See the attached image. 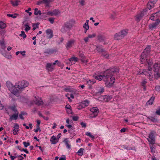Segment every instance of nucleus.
<instances>
[{"mask_svg":"<svg viewBox=\"0 0 160 160\" xmlns=\"http://www.w3.org/2000/svg\"><path fill=\"white\" fill-rule=\"evenodd\" d=\"M34 131L35 132H37L38 131H39L40 132H41V130L40 127H37V129H34Z\"/></svg>","mask_w":160,"mask_h":160,"instance_id":"56","label":"nucleus"},{"mask_svg":"<svg viewBox=\"0 0 160 160\" xmlns=\"http://www.w3.org/2000/svg\"><path fill=\"white\" fill-rule=\"evenodd\" d=\"M102 55L105 57V58H108L109 57L108 54L106 52V51H105V52H102Z\"/></svg>","mask_w":160,"mask_h":160,"instance_id":"41","label":"nucleus"},{"mask_svg":"<svg viewBox=\"0 0 160 160\" xmlns=\"http://www.w3.org/2000/svg\"><path fill=\"white\" fill-rule=\"evenodd\" d=\"M155 113L158 115H160V108L157 109Z\"/></svg>","mask_w":160,"mask_h":160,"instance_id":"50","label":"nucleus"},{"mask_svg":"<svg viewBox=\"0 0 160 160\" xmlns=\"http://www.w3.org/2000/svg\"><path fill=\"white\" fill-rule=\"evenodd\" d=\"M85 0H81L79 2L80 4L82 6H83L84 5Z\"/></svg>","mask_w":160,"mask_h":160,"instance_id":"59","label":"nucleus"},{"mask_svg":"<svg viewBox=\"0 0 160 160\" xmlns=\"http://www.w3.org/2000/svg\"><path fill=\"white\" fill-rule=\"evenodd\" d=\"M154 75L155 78L158 79L160 77V72L159 67L157 63H155L153 66Z\"/></svg>","mask_w":160,"mask_h":160,"instance_id":"3","label":"nucleus"},{"mask_svg":"<svg viewBox=\"0 0 160 160\" xmlns=\"http://www.w3.org/2000/svg\"><path fill=\"white\" fill-rule=\"evenodd\" d=\"M78 116H73L72 117V119L74 121H77L78 119Z\"/></svg>","mask_w":160,"mask_h":160,"instance_id":"55","label":"nucleus"},{"mask_svg":"<svg viewBox=\"0 0 160 160\" xmlns=\"http://www.w3.org/2000/svg\"><path fill=\"white\" fill-rule=\"evenodd\" d=\"M85 134L86 135H87L90 138H92V139L94 138L95 137L94 136L92 135L91 133L90 132H86Z\"/></svg>","mask_w":160,"mask_h":160,"instance_id":"42","label":"nucleus"},{"mask_svg":"<svg viewBox=\"0 0 160 160\" xmlns=\"http://www.w3.org/2000/svg\"><path fill=\"white\" fill-rule=\"evenodd\" d=\"M55 18H49L48 19V21L50 22V23L52 24L54 22Z\"/></svg>","mask_w":160,"mask_h":160,"instance_id":"49","label":"nucleus"},{"mask_svg":"<svg viewBox=\"0 0 160 160\" xmlns=\"http://www.w3.org/2000/svg\"><path fill=\"white\" fill-rule=\"evenodd\" d=\"M79 56L81 58H84L85 57L83 53L79 51L78 53Z\"/></svg>","mask_w":160,"mask_h":160,"instance_id":"44","label":"nucleus"},{"mask_svg":"<svg viewBox=\"0 0 160 160\" xmlns=\"http://www.w3.org/2000/svg\"><path fill=\"white\" fill-rule=\"evenodd\" d=\"M155 14H154V13L152 14V15L150 17V18L152 20L154 21V17L155 16H154Z\"/></svg>","mask_w":160,"mask_h":160,"instance_id":"62","label":"nucleus"},{"mask_svg":"<svg viewBox=\"0 0 160 160\" xmlns=\"http://www.w3.org/2000/svg\"><path fill=\"white\" fill-rule=\"evenodd\" d=\"M155 99L154 97H152L146 103L147 105H152Z\"/></svg>","mask_w":160,"mask_h":160,"instance_id":"30","label":"nucleus"},{"mask_svg":"<svg viewBox=\"0 0 160 160\" xmlns=\"http://www.w3.org/2000/svg\"><path fill=\"white\" fill-rule=\"evenodd\" d=\"M54 68V67L52 65V63H48L46 66V68L49 71H52Z\"/></svg>","mask_w":160,"mask_h":160,"instance_id":"16","label":"nucleus"},{"mask_svg":"<svg viewBox=\"0 0 160 160\" xmlns=\"http://www.w3.org/2000/svg\"><path fill=\"white\" fill-rule=\"evenodd\" d=\"M148 55L144 53H142L140 56V61L142 63H143L145 62L146 61L148 60L147 58V57Z\"/></svg>","mask_w":160,"mask_h":160,"instance_id":"9","label":"nucleus"},{"mask_svg":"<svg viewBox=\"0 0 160 160\" xmlns=\"http://www.w3.org/2000/svg\"><path fill=\"white\" fill-rule=\"evenodd\" d=\"M146 62L148 64V68H149V70H152V68L151 67V66H152V65L153 64V62L152 61V60L150 59L148 60V59Z\"/></svg>","mask_w":160,"mask_h":160,"instance_id":"17","label":"nucleus"},{"mask_svg":"<svg viewBox=\"0 0 160 160\" xmlns=\"http://www.w3.org/2000/svg\"><path fill=\"white\" fill-rule=\"evenodd\" d=\"M67 139V138H66L64 140V142H65V144L66 145L67 147H68V149H69L70 148L71 146L68 143V141Z\"/></svg>","mask_w":160,"mask_h":160,"instance_id":"36","label":"nucleus"},{"mask_svg":"<svg viewBox=\"0 0 160 160\" xmlns=\"http://www.w3.org/2000/svg\"><path fill=\"white\" fill-rule=\"evenodd\" d=\"M6 27V25L2 22H0V29H3Z\"/></svg>","mask_w":160,"mask_h":160,"instance_id":"34","label":"nucleus"},{"mask_svg":"<svg viewBox=\"0 0 160 160\" xmlns=\"http://www.w3.org/2000/svg\"><path fill=\"white\" fill-rule=\"evenodd\" d=\"M160 23V20L159 19H157L156 21L155 22L153 23L156 26V27H157L159 24V23Z\"/></svg>","mask_w":160,"mask_h":160,"instance_id":"43","label":"nucleus"},{"mask_svg":"<svg viewBox=\"0 0 160 160\" xmlns=\"http://www.w3.org/2000/svg\"><path fill=\"white\" fill-rule=\"evenodd\" d=\"M151 70H149V68H148V70L147 71L146 70H143V71L142 72L140 73V72H139V74L140 75L144 74L145 76L149 77V78L150 79V80H151V79L152 78V73L151 72Z\"/></svg>","mask_w":160,"mask_h":160,"instance_id":"6","label":"nucleus"},{"mask_svg":"<svg viewBox=\"0 0 160 160\" xmlns=\"http://www.w3.org/2000/svg\"><path fill=\"white\" fill-rule=\"evenodd\" d=\"M96 35L95 34H93L92 35H89L88 36V38H94L96 36Z\"/></svg>","mask_w":160,"mask_h":160,"instance_id":"58","label":"nucleus"},{"mask_svg":"<svg viewBox=\"0 0 160 160\" xmlns=\"http://www.w3.org/2000/svg\"><path fill=\"white\" fill-rule=\"evenodd\" d=\"M147 11L146 9L143 10L141 13L138 14L136 17V20L138 22L144 16V13H146Z\"/></svg>","mask_w":160,"mask_h":160,"instance_id":"8","label":"nucleus"},{"mask_svg":"<svg viewBox=\"0 0 160 160\" xmlns=\"http://www.w3.org/2000/svg\"><path fill=\"white\" fill-rule=\"evenodd\" d=\"M128 31L127 30H123L119 32L123 38L127 35L128 33Z\"/></svg>","mask_w":160,"mask_h":160,"instance_id":"27","label":"nucleus"},{"mask_svg":"<svg viewBox=\"0 0 160 160\" xmlns=\"http://www.w3.org/2000/svg\"><path fill=\"white\" fill-rule=\"evenodd\" d=\"M77 153L80 155L82 156L83 154V151H78V152H77Z\"/></svg>","mask_w":160,"mask_h":160,"instance_id":"53","label":"nucleus"},{"mask_svg":"<svg viewBox=\"0 0 160 160\" xmlns=\"http://www.w3.org/2000/svg\"><path fill=\"white\" fill-rule=\"evenodd\" d=\"M47 37L48 38H51L53 37V32L52 30L50 29H48L46 31Z\"/></svg>","mask_w":160,"mask_h":160,"instance_id":"12","label":"nucleus"},{"mask_svg":"<svg viewBox=\"0 0 160 160\" xmlns=\"http://www.w3.org/2000/svg\"><path fill=\"white\" fill-rule=\"evenodd\" d=\"M112 97L111 96H108L105 95L102 97V99H103V101L105 102H108L109 101L111 98Z\"/></svg>","mask_w":160,"mask_h":160,"instance_id":"19","label":"nucleus"},{"mask_svg":"<svg viewBox=\"0 0 160 160\" xmlns=\"http://www.w3.org/2000/svg\"><path fill=\"white\" fill-rule=\"evenodd\" d=\"M98 40L99 42L104 41L106 40V38L104 36L102 35H99L97 36Z\"/></svg>","mask_w":160,"mask_h":160,"instance_id":"21","label":"nucleus"},{"mask_svg":"<svg viewBox=\"0 0 160 160\" xmlns=\"http://www.w3.org/2000/svg\"><path fill=\"white\" fill-rule=\"evenodd\" d=\"M119 72V69L113 68L111 69H108L105 71L103 75H98L95 77V78L99 81L102 80L104 81L105 84L109 83L112 84L115 81V78L113 77L115 73Z\"/></svg>","mask_w":160,"mask_h":160,"instance_id":"1","label":"nucleus"},{"mask_svg":"<svg viewBox=\"0 0 160 160\" xmlns=\"http://www.w3.org/2000/svg\"><path fill=\"white\" fill-rule=\"evenodd\" d=\"M90 111L91 112L93 113V114L94 115L93 117H95L97 116L99 112L98 109L97 107H94L90 109Z\"/></svg>","mask_w":160,"mask_h":160,"instance_id":"10","label":"nucleus"},{"mask_svg":"<svg viewBox=\"0 0 160 160\" xmlns=\"http://www.w3.org/2000/svg\"><path fill=\"white\" fill-rule=\"evenodd\" d=\"M53 14L54 15H56L60 13L59 11L56 9L54 10L53 11Z\"/></svg>","mask_w":160,"mask_h":160,"instance_id":"46","label":"nucleus"},{"mask_svg":"<svg viewBox=\"0 0 160 160\" xmlns=\"http://www.w3.org/2000/svg\"><path fill=\"white\" fill-rule=\"evenodd\" d=\"M75 21L72 19L65 22L61 29V31L63 33L66 32L71 30L75 23Z\"/></svg>","mask_w":160,"mask_h":160,"instance_id":"2","label":"nucleus"},{"mask_svg":"<svg viewBox=\"0 0 160 160\" xmlns=\"http://www.w3.org/2000/svg\"><path fill=\"white\" fill-rule=\"evenodd\" d=\"M97 50L98 52H105V50L103 49L102 47L100 46H96Z\"/></svg>","mask_w":160,"mask_h":160,"instance_id":"31","label":"nucleus"},{"mask_svg":"<svg viewBox=\"0 0 160 160\" xmlns=\"http://www.w3.org/2000/svg\"><path fill=\"white\" fill-rule=\"evenodd\" d=\"M50 141L52 144H55L58 142V139L55 136H53L51 137Z\"/></svg>","mask_w":160,"mask_h":160,"instance_id":"26","label":"nucleus"},{"mask_svg":"<svg viewBox=\"0 0 160 160\" xmlns=\"http://www.w3.org/2000/svg\"><path fill=\"white\" fill-rule=\"evenodd\" d=\"M25 26L26 28L25 29V30L26 32H28L29 30H30L31 29V27L29 26L28 24H26L25 25Z\"/></svg>","mask_w":160,"mask_h":160,"instance_id":"45","label":"nucleus"},{"mask_svg":"<svg viewBox=\"0 0 160 160\" xmlns=\"http://www.w3.org/2000/svg\"><path fill=\"white\" fill-rule=\"evenodd\" d=\"M49 1L48 0H43V3H44L46 4V7H49Z\"/></svg>","mask_w":160,"mask_h":160,"instance_id":"39","label":"nucleus"},{"mask_svg":"<svg viewBox=\"0 0 160 160\" xmlns=\"http://www.w3.org/2000/svg\"><path fill=\"white\" fill-rule=\"evenodd\" d=\"M20 2L19 0H15V1L11 0L10 1L11 3L14 7H16L18 5V3Z\"/></svg>","mask_w":160,"mask_h":160,"instance_id":"24","label":"nucleus"},{"mask_svg":"<svg viewBox=\"0 0 160 160\" xmlns=\"http://www.w3.org/2000/svg\"><path fill=\"white\" fill-rule=\"evenodd\" d=\"M155 89L158 91H160V86H156L155 87Z\"/></svg>","mask_w":160,"mask_h":160,"instance_id":"63","label":"nucleus"},{"mask_svg":"<svg viewBox=\"0 0 160 160\" xmlns=\"http://www.w3.org/2000/svg\"><path fill=\"white\" fill-rule=\"evenodd\" d=\"M23 145L26 148L28 146H29L30 145V143L29 142H23Z\"/></svg>","mask_w":160,"mask_h":160,"instance_id":"48","label":"nucleus"},{"mask_svg":"<svg viewBox=\"0 0 160 160\" xmlns=\"http://www.w3.org/2000/svg\"><path fill=\"white\" fill-rule=\"evenodd\" d=\"M154 14H156L158 17H160V11L156 13H155Z\"/></svg>","mask_w":160,"mask_h":160,"instance_id":"60","label":"nucleus"},{"mask_svg":"<svg viewBox=\"0 0 160 160\" xmlns=\"http://www.w3.org/2000/svg\"><path fill=\"white\" fill-rule=\"evenodd\" d=\"M5 33V31L4 30H3L2 29H1V30H0V33L1 34V35L3 36Z\"/></svg>","mask_w":160,"mask_h":160,"instance_id":"52","label":"nucleus"},{"mask_svg":"<svg viewBox=\"0 0 160 160\" xmlns=\"http://www.w3.org/2000/svg\"><path fill=\"white\" fill-rule=\"evenodd\" d=\"M154 5L155 4L154 3L151 2L149 1L147 5V8L149 9H150L154 7Z\"/></svg>","mask_w":160,"mask_h":160,"instance_id":"29","label":"nucleus"},{"mask_svg":"<svg viewBox=\"0 0 160 160\" xmlns=\"http://www.w3.org/2000/svg\"><path fill=\"white\" fill-rule=\"evenodd\" d=\"M18 112L15 113L14 114L12 115L10 117V119L11 120L14 119L16 120L17 119L18 117Z\"/></svg>","mask_w":160,"mask_h":160,"instance_id":"25","label":"nucleus"},{"mask_svg":"<svg viewBox=\"0 0 160 160\" xmlns=\"http://www.w3.org/2000/svg\"><path fill=\"white\" fill-rule=\"evenodd\" d=\"M80 124L82 126V127L86 128V124L85 123L82 122L80 123Z\"/></svg>","mask_w":160,"mask_h":160,"instance_id":"57","label":"nucleus"},{"mask_svg":"<svg viewBox=\"0 0 160 160\" xmlns=\"http://www.w3.org/2000/svg\"><path fill=\"white\" fill-rule=\"evenodd\" d=\"M47 13H48V15H49L51 16H53L54 15L53 14V12L49 11Z\"/></svg>","mask_w":160,"mask_h":160,"instance_id":"61","label":"nucleus"},{"mask_svg":"<svg viewBox=\"0 0 160 160\" xmlns=\"http://www.w3.org/2000/svg\"><path fill=\"white\" fill-rule=\"evenodd\" d=\"M5 41L3 38H2V41H0V45L2 46H4L5 45L4 44Z\"/></svg>","mask_w":160,"mask_h":160,"instance_id":"51","label":"nucleus"},{"mask_svg":"<svg viewBox=\"0 0 160 160\" xmlns=\"http://www.w3.org/2000/svg\"><path fill=\"white\" fill-rule=\"evenodd\" d=\"M74 42L75 40H71L68 41L67 43L66 46L67 49H68L71 48L72 46V45L74 44Z\"/></svg>","mask_w":160,"mask_h":160,"instance_id":"11","label":"nucleus"},{"mask_svg":"<svg viewBox=\"0 0 160 160\" xmlns=\"http://www.w3.org/2000/svg\"><path fill=\"white\" fill-rule=\"evenodd\" d=\"M70 62L71 61H77L78 58L75 57H72L69 59Z\"/></svg>","mask_w":160,"mask_h":160,"instance_id":"37","label":"nucleus"},{"mask_svg":"<svg viewBox=\"0 0 160 160\" xmlns=\"http://www.w3.org/2000/svg\"><path fill=\"white\" fill-rule=\"evenodd\" d=\"M7 15L9 17H12L14 18H16L17 17V16L16 15H13V14H7Z\"/></svg>","mask_w":160,"mask_h":160,"instance_id":"54","label":"nucleus"},{"mask_svg":"<svg viewBox=\"0 0 160 160\" xmlns=\"http://www.w3.org/2000/svg\"><path fill=\"white\" fill-rule=\"evenodd\" d=\"M147 83V82L145 80H143L142 82L141 83V84H142V86H144L145 85V84H146V83Z\"/></svg>","mask_w":160,"mask_h":160,"instance_id":"64","label":"nucleus"},{"mask_svg":"<svg viewBox=\"0 0 160 160\" xmlns=\"http://www.w3.org/2000/svg\"><path fill=\"white\" fill-rule=\"evenodd\" d=\"M28 85V82L22 80L18 82L17 88L19 89H22L27 87Z\"/></svg>","mask_w":160,"mask_h":160,"instance_id":"5","label":"nucleus"},{"mask_svg":"<svg viewBox=\"0 0 160 160\" xmlns=\"http://www.w3.org/2000/svg\"><path fill=\"white\" fill-rule=\"evenodd\" d=\"M155 133L156 132L154 131H151L149 134V137L148 138V140L149 143L152 145L155 142L154 135L155 134Z\"/></svg>","mask_w":160,"mask_h":160,"instance_id":"4","label":"nucleus"},{"mask_svg":"<svg viewBox=\"0 0 160 160\" xmlns=\"http://www.w3.org/2000/svg\"><path fill=\"white\" fill-rule=\"evenodd\" d=\"M148 118L153 122H158V119L153 117H148Z\"/></svg>","mask_w":160,"mask_h":160,"instance_id":"33","label":"nucleus"},{"mask_svg":"<svg viewBox=\"0 0 160 160\" xmlns=\"http://www.w3.org/2000/svg\"><path fill=\"white\" fill-rule=\"evenodd\" d=\"M19 130V126L17 124H16L14 127V129L13 130V133L14 135L17 134V132Z\"/></svg>","mask_w":160,"mask_h":160,"instance_id":"18","label":"nucleus"},{"mask_svg":"<svg viewBox=\"0 0 160 160\" xmlns=\"http://www.w3.org/2000/svg\"><path fill=\"white\" fill-rule=\"evenodd\" d=\"M150 46H148L145 48L142 53H144L146 54H147V55H148L150 52Z\"/></svg>","mask_w":160,"mask_h":160,"instance_id":"20","label":"nucleus"},{"mask_svg":"<svg viewBox=\"0 0 160 160\" xmlns=\"http://www.w3.org/2000/svg\"><path fill=\"white\" fill-rule=\"evenodd\" d=\"M88 20H86L85 23L83 25V27L86 29L85 33H86L87 31L88 30L89 28V26H88Z\"/></svg>","mask_w":160,"mask_h":160,"instance_id":"28","label":"nucleus"},{"mask_svg":"<svg viewBox=\"0 0 160 160\" xmlns=\"http://www.w3.org/2000/svg\"><path fill=\"white\" fill-rule=\"evenodd\" d=\"M120 32L116 33L114 35V38L115 40H119L123 38Z\"/></svg>","mask_w":160,"mask_h":160,"instance_id":"15","label":"nucleus"},{"mask_svg":"<svg viewBox=\"0 0 160 160\" xmlns=\"http://www.w3.org/2000/svg\"><path fill=\"white\" fill-rule=\"evenodd\" d=\"M156 27L153 23L152 24H150L149 26V28L151 30H153V28H155Z\"/></svg>","mask_w":160,"mask_h":160,"instance_id":"38","label":"nucleus"},{"mask_svg":"<svg viewBox=\"0 0 160 160\" xmlns=\"http://www.w3.org/2000/svg\"><path fill=\"white\" fill-rule=\"evenodd\" d=\"M57 51V50L56 49H48L45 51L44 53L51 54L55 53Z\"/></svg>","mask_w":160,"mask_h":160,"instance_id":"14","label":"nucleus"},{"mask_svg":"<svg viewBox=\"0 0 160 160\" xmlns=\"http://www.w3.org/2000/svg\"><path fill=\"white\" fill-rule=\"evenodd\" d=\"M35 103L38 105L39 106L43 104V101L41 100H36L35 102Z\"/></svg>","mask_w":160,"mask_h":160,"instance_id":"35","label":"nucleus"},{"mask_svg":"<svg viewBox=\"0 0 160 160\" xmlns=\"http://www.w3.org/2000/svg\"><path fill=\"white\" fill-rule=\"evenodd\" d=\"M20 36L22 37L23 36V38H25L26 37V35L25 34V32L23 31H22L21 32V34L20 35Z\"/></svg>","mask_w":160,"mask_h":160,"instance_id":"47","label":"nucleus"},{"mask_svg":"<svg viewBox=\"0 0 160 160\" xmlns=\"http://www.w3.org/2000/svg\"><path fill=\"white\" fill-rule=\"evenodd\" d=\"M100 90L98 91L97 92V93L98 94H101L103 93L104 91V89L103 88L101 87L100 88Z\"/></svg>","mask_w":160,"mask_h":160,"instance_id":"40","label":"nucleus"},{"mask_svg":"<svg viewBox=\"0 0 160 160\" xmlns=\"http://www.w3.org/2000/svg\"><path fill=\"white\" fill-rule=\"evenodd\" d=\"M89 102V101L88 100H86L82 102L78 106V109H81L87 107L88 105Z\"/></svg>","mask_w":160,"mask_h":160,"instance_id":"7","label":"nucleus"},{"mask_svg":"<svg viewBox=\"0 0 160 160\" xmlns=\"http://www.w3.org/2000/svg\"><path fill=\"white\" fill-rule=\"evenodd\" d=\"M6 86L10 91H12V89L15 88V86L10 82L8 81L6 82Z\"/></svg>","mask_w":160,"mask_h":160,"instance_id":"13","label":"nucleus"},{"mask_svg":"<svg viewBox=\"0 0 160 160\" xmlns=\"http://www.w3.org/2000/svg\"><path fill=\"white\" fill-rule=\"evenodd\" d=\"M11 92L14 95L18 96L19 95V90L16 88L13 89L12 91H11Z\"/></svg>","mask_w":160,"mask_h":160,"instance_id":"23","label":"nucleus"},{"mask_svg":"<svg viewBox=\"0 0 160 160\" xmlns=\"http://www.w3.org/2000/svg\"><path fill=\"white\" fill-rule=\"evenodd\" d=\"M8 108L11 110L12 111H13L15 113L18 112L16 106L15 105H13L12 106H9Z\"/></svg>","mask_w":160,"mask_h":160,"instance_id":"22","label":"nucleus"},{"mask_svg":"<svg viewBox=\"0 0 160 160\" xmlns=\"http://www.w3.org/2000/svg\"><path fill=\"white\" fill-rule=\"evenodd\" d=\"M34 14L35 15H41L42 12L40 10H38V8H35L34 9Z\"/></svg>","mask_w":160,"mask_h":160,"instance_id":"32","label":"nucleus"}]
</instances>
